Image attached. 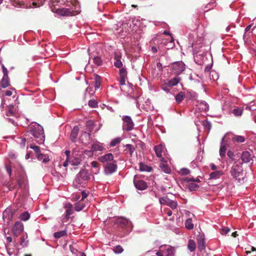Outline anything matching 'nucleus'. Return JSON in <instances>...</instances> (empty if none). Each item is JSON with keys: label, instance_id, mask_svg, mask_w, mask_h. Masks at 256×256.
<instances>
[{"label": "nucleus", "instance_id": "obj_46", "mask_svg": "<svg viewBox=\"0 0 256 256\" xmlns=\"http://www.w3.org/2000/svg\"><path fill=\"white\" fill-rule=\"evenodd\" d=\"M30 148L35 152L36 154V156L37 154H38L40 153V148L39 146H37L31 144L30 146Z\"/></svg>", "mask_w": 256, "mask_h": 256}, {"label": "nucleus", "instance_id": "obj_3", "mask_svg": "<svg viewBox=\"0 0 256 256\" xmlns=\"http://www.w3.org/2000/svg\"><path fill=\"white\" fill-rule=\"evenodd\" d=\"M90 176L87 170L82 169L78 173L76 178H75L74 184L77 188H79V186L84 187L86 182L90 178Z\"/></svg>", "mask_w": 256, "mask_h": 256}, {"label": "nucleus", "instance_id": "obj_14", "mask_svg": "<svg viewBox=\"0 0 256 256\" xmlns=\"http://www.w3.org/2000/svg\"><path fill=\"white\" fill-rule=\"evenodd\" d=\"M125 146L126 148L124 150V152L126 154H129L130 157H132L133 153L136 150L134 146L130 144H127Z\"/></svg>", "mask_w": 256, "mask_h": 256}, {"label": "nucleus", "instance_id": "obj_58", "mask_svg": "<svg viewBox=\"0 0 256 256\" xmlns=\"http://www.w3.org/2000/svg\"><path fill=\"white\" fill-rule=\"evenodd\" d=\"M82 198L80 200H84V198H86L87 196H88V194L86 192V191H82Z\"/></svg>", "mask_w": 256, "mask_h": 256}, {"label": "nucleus", "instance_id": "obj_17", "mask_svg": "<svg viewBox=\"0 0 256 256\" xmlns=\"http://www.w3.org/2000/svg\"><path fill=\"white\" fill-rule=\"evenodd\" d=\"M79 128L78 126H75L72 130L70 134V139L72 142H75L78 136Z\"/></svg>", "mask_w": 256, "mask_h": 256}, {"label": "nucleus", "instance_id": "obj_41", "mask_svg": "<svg viewBox=\"0 0 256 256\" xmlns=\"http://www.w3.org/2000/svg\"><path fill=\"white\" fill-rule=\"evenodd\" d=\"M188 189L190 191L195 190L198 188V184H194V182L190 183L188 184Z\"/></svg>", "mask_w": 256, "mask_h": 256}, {"label": "nucleus", "instance_id": "obj_40", "mask_svg": "<svg viewBox=\"0 0 256 256\" xmlns=\"http://www.w3.org/2000/svg\"><path fill=\"white\" fill-rule=\"evenodd\" d=\"M113 250L116 254H121L124 251L123 248L120 245H118L114 246Z\"/></svg>", "mask_w": 256, "mask_h": 256}, {"label": "nucleus", "instance_id": "obj_12", "mask_svg": "<svg viewBox=\"0 0 256 256\" xmlns=\"http://www.w3.org/2000/svg\"><path fill=\"white\" fill-rule=\"evenodd\" d=\"M241 160L245 163L250 162L251 160L253 161L252 154L248 151H244L242 152Z\"/></svg>", "mask_w": 256, "mask_h": 256}, {"label": "nucleus", "instance_id": "obj_28", "mask_svg": "<svg viewBox=\"0 0 256 256\" xmlns=\"http://www.w3.org/2000/svg\"><path fill=\"white\" fill-rule=\"evenodd\" d=\"M72 206L71 204H68V205L67 206V209L66 210V218L68 220L70 218V216L72 214L73 210L72 208Z\"/></svg>", "mask_w": 256, "mask_h": 256}, {"label": "nucleus", "instance_id": "obj_59", "mask_svg": "<svg viewBox=\"0 0 256 256\" xmlns=\"http://www.w3.org/2000/svg\"><path fill=\"white\" fill-rule=\"evenodd\" d=\"M12 91H11L10 90H6L5 92V94L6 96H11L12 95Z\"/></svg>", "mask_w": 256, "mask_h": 256}, {"label": "nucleus", "instance_id": "obj_20", "mask_svg": "<svg viewBox=\"0 0 256 256\" xmlns=\"http://www.w3.org/2000/svg\"><path fill=\"white\" fill-rule=\"evenodd\" d=\"M160 167L162 171L166 174H170L171 172L170 168L165 162H161L160 164Z\"/></svg>", "mask_w": 256, "mask_h": 256}, {"label": "nucleus", "instance_id": "obj_43", "mask_svg": "<svg viewBox=\"0 0 256 256\" xmlns=\"http://www.w3.org/2000/svg\"><path fill=\"white\" fill-rule=\"evenodd\" d=\"M174 248L172 247L168 248L166 251L167 256H174Z\"/></svg>", "mask_w": 256, "mask_h": 256}, {"label": "nucleus", "instance_id": "obj_10", "mask_svg": "<svg viewBox=\"0 0 256 256\" xmlns=\"http://www.w3.org/2000/svg\"><path fill=\"white\" fill-rule=\"evenodd\" d=\"M120 80L119 82L120 86H124L125 84L126 80L127 79V71L126 68H122L120 70Z\"/></svg>", "mask_w": 256, "mask_h": 256}, {"label": "nucleus", "instance_id": "obj_18", "mask_svg": "<svg viewBox=\"0 0 256 256\" xmlns=\"http://www.w3.org/2000/svg\"><path fill=\"white\" fill-rule=\"evenodd\" d=\"M232 112L235 116H241L243 112V108L234 106V108L232 110Z\"/></svg>", "mask_w": 256, "mask_h": 256}, {"label": "nucleus", "instance_id": "obj_21", "mask_svg": "<svg viewBox=\"0 0 256 256\" xmlns=\"http://www.w3.org/2000/svg\"><path fill=\"white\" fill-rule=\"evenodd\" d=\"M10 85V78L8 76H3L1 81V86L3 88H6Z\"/></svg>", "mask_w": 256, "mask_h": 256}, {"label": "nucleus", "instance_id": "obj_32", "mask_svg": "<svg viewBox=\"0 0 256 256\" xmlns=\"http://www.w3.org/2000/svg\"><path fill=\"white\" fill-rule=\"evenodd\" d=\"M152 168L143 164L142 163H140V171H146V172H150L152 170Z\"/></svg>", "mask_w": 256, "mask_h": 256}, {"label": "nucleus", "instance_id": "obj_53", "mask_svg": "<svg viewBox=\"0 0 256 256\" xmlns=\"http://www.w3.org/2000/svg\"><path fill=\"white\" fill-rule=\"evenodd\" d=\"M228 156L231 158L232 160H234V154L232 152L229 150L228 152Z\"/></svg>", "mask_w": 256, "mask_h": 256}, {"label": "nucleus", "instance_id": "obj_45", "mask_svg": "<svg viewBox=\"0 0 256 256\" xmlns=\"http://www.w3.org/2000/svg\"><path fill=\"white\" fill-rule=\"evenodd\" d=\"M179 172L182 175L186 176L190 173V170L186 168H182L180 170Z\"/></svg>", "mask_w": 256, "mask_h": 256}, {"label": "nucleus", "instance_id": "obj_38", "mask_svg": "<svg viewBox=\"0 0 256 256\" xmlns=\"http://www.w3.org/2000/svg\"><path fill=\"white\" fill-rule=\"evenodd\" d=\"M84 207L83 204L80 202H79L76 204L74 210L77 212H80L83 209Z\"/></svg>", "mask_w": 256, "mask_h": 256}, {"label": "nucleus", "instance_id": "obj_39", "mask_svg": "<svg viewBox=\"0 0 256 256\" xmlns=\"http://www.w3.org/2000/svg\"><path fill=\"white\" fill-rule=\"evenodd\" d=\"M92 88L90 87H88L86 90V92L84 94V99H86V98L90 97L91 98L92 96H93V94L90 93V92L92 91Z\"/></svg>", "mask_w": 256, "mask_h": 256}, {"label": "nucleus", "instance_id": "obj_26", "mask_svg": "<svg viewBox=\"0 0 256 256\" xmlns=\"http://www.w3.org/2000/svg\"><path fill=\"white\" fill-rule=\"evenodd\" d=\"M92 151H102L104 150V147L100 144H94L92 146Z\"/></svg>", "mask_w": 256, "mask_h": 256}, {"label": "nucleus", "instance_id": "obj_50", "mask_svg": "<svg viewBox=\"0 0 256 256\" xmlns=\"http://www.w3.org/2000/svg\"><path fill=\"white\" fill-rule=\"evenodd\" d=\"M3 76H8V70L3 64L2 66Z\"/></svg>", "mask_w": 256, "mask_h": 256}, {"label": "nucleus", "instance_id": "obj_42", "mask_svg": "<svg viewBox=\"0 0 256 256\" xmlns=\"http://www.w3.org/2000/svg\"><path fill=\"white\" fill-rule=\"evenodd\" d=\"M168 206L170 207L172 209H176L177 207V203L175 201L169 200L168 203L167 204Z\"/></svg>", "mask_w": 256, "mask_h": 256}, {"label": "nucleus", "instance_id": "obj_25", "mask_svg": "<svg viewBox=\"0 0 256 256\" xmlns=\"http://www.w3.org/2000/svg\"><path fill=\"white\" fill-rule=\"evenodd\" d=\"M16 114V109L12 105H10L8 106V110L6 114V116H14Z\"/></svg>", "mask_w": 256, "mask_h": 256}, {"label": "nucleus", "instance_id": "obj_9", "mask_svg": "<svg viewBox=\"0 0 256 256\" xmlns=\"http://www.w3.org/2000/svg\"><path fill=\"white\" fill-rule=\"evenodd\" d=\"M134 184L135 187L140 190H144L148 187L146 183L144 180H139L136 177V176H135L134 178Z\"/></svg>", "mask_w": 256, "mask_h": 256}, {"label": "nucleus", "instance_id": "obj_7", "mask_svg": "<svg viewBox=\"0 0 256 256\" xmlns=\"http://www.w3.org/2000/svg\"><path fill=\"white\" fill-rule=\"evenodd\" d=\"M116 162L112 161V162L107 163L104 166V173L106 174H110L114 172L117 170Z\"/></svg>", "mask_w": 256, "mask_h": 256}, {"label": "nucleus", "instance_id": "obj_35", "mask_svg": "<svg viewBox=\"0 0 256 256\" xmlns=\"http://www.w3.org/2000/svg\"><path fill=\"white\" fill-rule=\"evenodd\" d=\"M121 140L122 138H116L111 141L110 146V147H114L117 144H119L121 142Z\"/></svg>", "mask_w": 256, "mask_h": 256}, {"label": "nucleus", "instance_id": "obj_1", "mask_svg": "<svg viewBox=\"0 0 256 256\" xmlns=\"http://www.w3.org/2000/svg\"><path fill=\"white\" fill-rule=\"evenodd\" d=\"M28 132L34 136L38 144H42L44 142L45 136L44 129L39 124H34L30 126Z\"/></svg>", "mask_w": 256, "mask_h": 256}, {"label": "nucleus", "instance_id": "obj_5", "mask_svg": "<svg viewBox=\"0 0 256 256\" xmlns=\"http://www.w3.org/2000/svg\"><path fill=\"white\" fill-rule=\"evenodd\" d=\"M124 122H123V128L127 132L130 131L133 129L134 122L129 116H125L122 118Z\"/></svg>", "mask_w": 256, "mask_h": 256}, {"label": "nucleus", "instance_id": "obj_49", "mask_svg": "<svg viewBox=\"0 0 256 256\" xmlns=\"http://www.w3.org/2000/svg\"><path fill=\"white\" fill-rule=\"evenodd\" d=\"M80 163V160L79 158H74L71 162V164L72 166H78Z\"/></svg>", "mask_w": 256, "mask_h": 256}, {"label": "nucleus", "instance_id": "obj_31", "mask_svg": "<svg viewBox=\"0 0 256 256\" xmlns=\"http://www.w3.org/2000/svg\"><path fill=\"white\" fill-rule=\"evenodd\" d=\"M67 234L66 231L65 230L56 232L54 234V236L56 238H59Z\"/></svg>", "mask_w": 256, "mask_h": 256}, {"label": "nucleus", "instance_id": "obj_51", "mask_svg": "<svg viewBox=\"0 0 256 256\" xmlns=\"http://www.w3.org/2000/svg\"><path fill=\"white\" fill-rule=\"evenodd\" d=\"M246 253L247 254H248L250 253L251 252L256 250V248H254V246H250V247L246 248Z\"/></svg>", "mask_w": 256, "mask_h": 256}, {"label": "nucleus", "instance_id": "obj_30", "mask_svg": "<svg viewBox=\"0 0 256 256\" xmlns=\"http://www.w3.org/2000/svg\"><path fill=\"white\" fill-rule=\"evenodd\" d=\"M185 226L188 230H192L194 228V224L192 222V218H188L185 222Z\"/></svg>", "mask_w": 256, "mask_h": 256}, {"label": "nucleus", "instance_id": "obj_22", "mask_svg": "<svg viewBox=\"0 0 256 256\" xmlns=\"http://www.w3.org/2000/svg\"><path fill=\"white\" fill-rule=\"evenodd\" d=\"M94 88L95 90H97L100 88L101 85V78L98 75L96 74L94 76Z\"/></svg>", "mask_w": 256, "mask_h": 256}, {"label": "nucleus", "instance_id": "obj_48", "mask_svg": "<svg viewBox=\"0 0 256 256\" xmlns=\"http://www.w3.org/2000/svg\"><path fill=\"white\" fill-rule=\"evenodd\" d=\"M169 200H170L167 198H160L159 200V201L161 204L167 205Z\"/></svg>", "mask_w": 256, "mask_h": 256}, {"label": "nucleus", "instance_id": "obj_27", "mask_svg": "<svg viewBox=\"0 0 256 256\" xmlns=\"http://www.w3.org/2000/svg\"><path fill=\"white\" fill-rule=\"evenodd\" d=\"M232 141L234 142H243L245 140V138L242 136H235L232 138Z\"/></svg>", "mask_w": 256, "mask_h": 256}, {"label": "nucleus", "instance_id": "obj_34", "mask_svg": "<svg viewBox=\"0 0 256 256\" xmlns=\"http://www.w3.org/2000/svg\"><path fill=\"white\" fill-rule=\"evenodd\" d=\"M30 214L27 212L22 214L20 216V218L24 221H26L29 219Z\"/></svg>", "mask_w": 256, "mask_h": 256}, {"label": "nucleus", "instance_id": "obj_60", "mask_svg": "<svg viewBox=\"0 0 256 256\" xmlns=\"http://www.w3.org/2000/svg\"><path fill=\"white\" fill-rule=\"evenodd\" d=\"M6 171L7 172H8V174H9V175L10 176L11 175V173H12V170H11V168H10L6 166Z\"/></svg>", "mask_w": 256, "mask_h": 256}, {"label": "nucleus", "instance_id": "obj_54", "mask_svg": "<svg viewBox=\"0 0 256 256\" xmlns=\"http://www.w3.org/2000/svg\"><path fill=\"white\" fill-rule=\"evenodd\" d=\"M186 180L188 182H200V180L198 178H196V180H195L194 178H186Z\"/></svg>", "mask_w": 256, "mask_h": 256}, {"label": "nucleus", "instance_id": "obj_29", "mask_svg": "<svg viewBox=\"0 0 256 256\" xmlns=\"http://www.w3.org/2000/svg\"><path fill=\"white\" fill-rule=\"evenodd\" d=\"M188 248L190 252H193L196 249V243L192 240L188 241Z\"/></svg>", "mask_w": 256, "mask_h": 256}, {"label": "nucleus", "instance_id": "obj_62", "mask_svg": "<svg viewBox=\"0 0 256 256\" xmlns=\"http://www.w3.org/2000/svg\"><path fill=\"white\" fill-rule=\"evenodd\" d=\"M210 167L212 170H215L216 169V166L214 164H210Z\"/></svg>", "mask_w": 256, "mask_h": 256}, {"label": "nucleus", "instance_id": "obj_23", "mask_svg": "<svg viewBox=\"0 0 256 256\" xmlns=\"http://www.w3.org/2000/svg\"><path fill=\"white\" fill-rule=\"evenodd\" d=\"M180 80V78L176 75L174 78H172L168 82L170 86H176Z\"/></svg>", "mask_w": 256, "mask_h": 256}, {"label": "nucleus", "instance_id": "obj_52", "mask_svg": "<svg viewBox=\"0 0 256 256\" xmlns=\"http://www.w3.org/2000/svg\"><path fill=\"white\" fill-rule=\"evenodd\" d=\"M230 232V228L227 227H224L222 228V234H227Z\"/></svg>", "mask_w": 256, "mask_h": 256}, {"label": "nucleus", "instance_id": "obj_56", "mask_svg": "<svg viewBox=\"0 0 256 256\" xmlns=\"http://www.w3.org/2000/svg\"><path fill=\"white\" fill-rule=\"evenodd\" d=\"M90 164H91L93 168H97L98 166V162L96 161L92 162Z\"/></svg>", "mask_w": 256, "mask_h": 256}, {"label": "nucleus", "instance_id": "obj_4", "mask_svg": "<svg viewBox=\"0 0 256 256\" xmlns=\"http://www.w3.org/2000/svg\"><path fill=\"white\" fill-rule=\"evenodd\" d=\"M242 166L236 162L232 166L230 174L234 178L237 180H240L242 176Z\"/></svg>", "mask_w": 256, "mask_h": 256}, {"label": "nucleus", "instance_id": "obj_2", "mask_svg": "<svg viewBox=\"0 0 256 256\" xmlns=\"http://www.w3.org/2000/svg\"><path fill=\"white\" fill-rule=\"evenodd\" d=\"M114 224L119 230L124 231L126 234L129 232L132 228V222L123 218H118L114 222Z\"/></svg>", "mask_w": 256, "mask_h": 256}, {"label": "nucleus", "instance_id": "obj_55", "mask_svg": "<svg viewBox=\"0 0 256 256\" xmlns=\"http://www.w3.org/2000/svg\"><path fill=\"white\" fill-rule=\"evenodd\" d=\"M93 152L92 150H86L84 154L89 156H93Z\"/></svg>", "mask_w": 256, "mask_h": 256}, {"label": "nucleus", "instance_id": "obj_15", "mask_svg": "<svg viewBox=\"0 0 256 256\" xmlns=\"http://www.w3.org/2000/svg\"><path fill=\"white\" fill-rule=\"evenodd\" d=\"M36 156L39 160L42 161L43 163H46L50 161L49 156L46 154L40 153Z\"/></svg>", "mask_w": 256, "mask_h": 256}, {"label": "nucleus", "instance_id": "obj_19", "mask_svg": "<svg viewBox=\"0 0 256 256\" xmlns=\"http://www.w3.org/2000/svg\"><path fill=\"white\" fill-rule=\"evenodd\" d=\"M163 149L164 148L161 144H159L154 146V150L156 156L158 158L162 157V152L163 151Z\"/></svg>", "mask_w": 256, "mask_h": 256}, {"label": "nucleus", "instance_id": "obj_13", "mask_svg": "<svg viewBox=\"0 0 256 256\" xmlns=\"http://www.w3.org/2000/svg\"><path fill=\"white\" fill-rule=\"evenodd\" d=\"M58 12L62 16H72L73 14V11L69 8H63L58 10Z\"/></svg>", "mask_w": 256, "mask_h": 256}, {"label": "nucleus", "instance_id": "obj_8", "mask_svg": "<svg viewBox=\"0 0 256 256\" xmlns=\"http://www.w3.org/2000/svg\"><path fill=\"white\" fill-rule=\"evenodd\" d=\"M13 234L16 237L18 236L24 230V226L21 222H16L12 228Z\"/></svg>", "mask_w": 256, "mask_h": 256}, {"label": "nucleus", "instance_id": "obj_47", "mask_svg": "<svg viewBox=\"0 0 256 256\" xmlns=\"http://www.w3.org/2000/svg\"><path fill=\"white\" fill-rule=\"evenodd\" d=\"M114 65L118 68H120L122 66V64L120 60L118 58H116V61L114 62Z\"/></svg>", "mask_w": 256, "mask_h": 256}, {"label": "nucleus", "instance_id": "obj_36", "mask_svg": "<svg viewBox=\"0 0 256 256\" xmlns=\"http://www.w3.org/2000/svg\"><path fill=\"white\" fill-rule=\"evenodd\" d=\"M226 146L224 144H221L220 149V155L222 158H224L225 156V154L226 152Z\"/></svg>", "mask_w": 256, "mask_h": 256}, {"label": "nucleus", "instance_id": "obj_57", "mask_svg": "<svg viewBox=\"0 0 256 256\" xmlns=\"http://www.w3.org/2000/svg\"><path fill=\"white\" fill-rule=\"evenodd\" d=\"M164 212L166 213L168 216H171L172 215V210L168 208L164 210Z\"/></svg>", "mask_w": 256, "mask_h": 256}, {"label": "nucleus", "instance_id": "obj_11", "mask_svg": "<svg viewBox=\"0 0 256 256\" xmlns=\"http://www.w3.org/2000/svg\"><path fill=\"white\" fill-rule=\"evenodd\" d=\"M114 158V156L113 154L111 153H108L104 156H100L98 158V160L101 162H102V163L106 162V164H107L108 162H110L113 160Z\"/></svg>", "mask_w": 256, "mask_h": 256}, {"label": "nucleus", "instance_id": "obj_24", "mask_svg": "<svg viewBox=\"0 0 256 256\" xmlns=\"http://www.w3.org/2000/svg\"><path fill=\"white\" fill-rule=\"evenodd\" d=\"M185 97V94L184 92H180L176 96V100L178 104L180 103L182 100H184V98Z\"/></svg>", "mask_w": 256, "mask_h": 256}, {"label": "nucleus", "instance_id": "obj_16", "mask_svg": "<svg viewBox=\"0 0 256 256\" xmlns=\"http://www.w3.org/2000/svg\"><path fill=\"white\" fill-rule=\"evenodd\" d=\"M223 174L222 170H216L210 174V179H218Z\"/></svg>", "mask_w": 256, "mask_h": 256}, {"label": "nucleus", "instance_id": "obj_37", "mask_svg": "<svg viewBox=\"0 0 256 256\" xmlns=\"http://www.w3.org/2000/svg\"><path fill=\"white\" fill-rule=\"evenodd\" d=\"M88 105L92 108H96L98 106V102L94 99L90 100L88 101Z\"/></svg>", "mask_w": 256, "mask_h": 256}, {"label": "nucleus", "instance_id": "obj_61", "mask_svg": "<svg viewBox=\"0 0 256 256\" xmlns=\"http://www.w3.org/2000/svg\"><path fill=\"white\" fill-rule=\"evenodd\" d=\"M70 150H66V151L65 152V154H66V158H67V160H68L69 156H70Z\"/></svg>", "mask_w": 256, "mask_h": 256}, {"label": "nucleus", "instance_id": "obj_64", "mask_svg": "<svg viewBox=\"0 0 256 256\" xmlns=\"http://www.w3.org/2000/svg\"><path fill=\"white\" fill-rule=\"evenodd\" d=\"M152 51L153 52V53H156L157 52V49L156 47L152 46Z\"/></svg>", "mask_w": 256, "mask_h": 256}, {"label": "nucleus", "instance_id": "obj_44", "mask_svg": "<svg viewBox=\"0 0 256 256\" xmlns=\"http://www.w3.org/2000/svg\"><path fill=\"white\" fill-rule=\"evenodd\" d=\"M205 243L203 239H199L198 240V248L202 250L204 248Z\"/></svg>", "mask_w": 256, "mask_h": 256}, {"label": "nucleus", "instance_id": "obj_33", "mask_svg": "<svg viewBox=\"0 0 256 256\" xmlns=\"http://www.w3.org/2000/svg\"><path fill=\"white\" fill-rule=\"evenodd\" d=\"M94 63L97 66L102 65V61L101 58L98 56H94L92 58Z\"/></svg>", "mask_w": 256, "mask_h": 256}, {"label": "nucleus", "instance_id": "obj_63", "mask_svg": "<svg viewBox=\"0 0 256 256\" xmlns=\"http://www.w3.org/2000/svg\"><path fill=\"white\" fill-rule=\"evenodd\" d=\"M6 241L8 242H12V238L10 236H8L6 238Z\"/></svg>", "mask_w": 256, "mask_h": 256}, {"label": "nucleus", "instance_id": "obj_6", "mask_svg": "<svg viewBox=\"0 0 256 256\" xmlns=\"http://www.w3.org/2000/svg\"><path fill=\"white\" fill-rule=\"evenodd\" d=\"M172 72L176 75L182 74L186 69L185 65L182 62H174L172 66Z\"/></svg>", "mask_w": 256, "mask_h": 256}]
</instances>
